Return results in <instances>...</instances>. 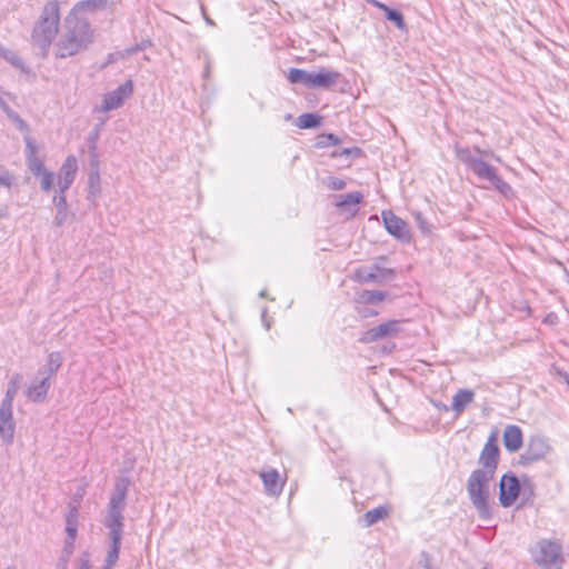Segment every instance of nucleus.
Masks as SVG:
<instances>
[{
  "label": "nucleus",
  "instance_id": "1",
  "mask_svg": "<svg viewBox=\"0 0 569 569\" xmlns=\"http://www.w3.org/2000/svg\"><path fill=\"white\" fill-rule=\"evenodd\" d=\"M93 42V31L89 22L76 16L68 17L54 44L57 58H69L89 48Z\"/></svg>",
  "mask_w": 569,
  "mask_h": 569
},
{
  "label": "nucleus",
  "instance_id": "2",
  "mask_svg": "<svg viewBox=\"0 0 569 569\" xmlns=\"http://www.w3.org/2000/svg\"><path fill=\"white\" fill-rule=\"evenodd\" d=\"M455 151L457 158L462 163H465L467 168L477 176L478 179L487 181L492 188H495L505 197L512 194V188L498 176L496 168L473 154L469 148L457 146Z\"/></svg>",
  "mask_w": 569,
  "mask_h": 569
},
{
  "label": "nucleus",
  "instance_id": "3",
  "mask_svg": "<svg viewBox=\"0 0 569 569\" xmlns=\"http://www.w3.org/2000/svg\"><path fill=\"white\" fill-rule=\"evenodd\" d=\"M60 21V8L57 0H49L32 31L33 42L46 54L58 34Z\"/></svg>",
  "mask_w": 569,
  "mask_h": 569
},
{
  "label": "nucleus",
  "instance_id": "4",
  "mask_svg": "<svg viewBox=\"0 0 569 569\" xmlns=\"http://www.w3.org/2000/svg\"><path fill=\"white\" fill-rule=\"evenodd\" d=\"M493 478V475L475 469L467 480L469 499L481 519H488L491 516L489 487Z\"/></svg>",
  "mask_w": 569,
  "mask_h": 569
},
{
  "label": "nucleus",
  "instance_id": "5",
  "mask_svg": "<svg viewBox=\"0 0 569 569\" xmlns=\"http://www.w3.org/2000/svg\"><path fill=\"white\" fill-rule=\"evenodd\" d=\"M533 561L542 569H561V546L555 541L540 540L532 551Z\"/></svg>",
  "mask_w": 569,
  "mask_h": 569
},
{
  "label": "nucleus",
  "instance_id": "6",
  "mask_svg": "<svg viewBox=\"0 0 569 569\" xmlns=\"http://www.w3.org/2000/svg\"><path fill=\"white\" fill-rule=\"evenodd\" d=\"M527 490L532 496L533 489L528 480L521 483L513 473H506L499 483V501L502 507L508 508L515 503L521 491L526 495Z\"/></svg>",
  "mask_w": 569,
  "mask_h": 569
},
{
  "label": "nucleus",
  "instance_id": "7",
  "mask_svg": "<svg viewBox=\"0 0 569 569\" xmlns=\"http://www.w3.org/2000/svg\"><path fill=\"white\" fill-rule=\"evenodd\" d=\"M499 458L500 450L498 447V435L497 432H491L480 452L478 459L480 467L477 470L495 476L498 468Z\"/></svg>",
  "mask_w": 569,
  "mask_h": 569
},
{
  "label": "nucleus",
  "instance_id": "8",
  "mask_svg": "<svg viewBox=\"0 0 569 569\" xmlns=\"http://www.w3.org/2000/svg\"><path fill=\"white\" fill-rule=\"evenodd\" d=\"M386 230L401 242L408 243L411 240V232L408 223L396 216L392 211H382Z\"/></svg>",
  "mask_w": 569,
  "mask_h": 569
},
{
  "label": "nucleus",
  "instance_id": "9",
  "mask_svg": "<svg viewBox=\"0 0 569 569\" xmlns=\"http://www.w3.org/2000/svg\"><path fill=\"white\" fill-rule=\"evenodd\" d=\"M133 92V82L131 80L126 81L113 91H110L103 96L102 104L99 108L101 112H108L120 108L124 100L128 99Z\"/></svg>",
  "mask_w": 569,
  "mask_h": 569
},
{
  "label": "nucleus",
  "instance_id": "10",
  "mask_svg": "<svg viewBox=\"0 0 569 569\" xmlns=\"http://www.w3.org/2000/svg\"><path fill=\"white\" fill-rule=\"evenodd\" d=\"M551 447L542 437H531L526 451L521 455V462L530 465L547 457Z\"/></svg>",
  "mask_w": 569,
  "mask_h": 569
},
{
  "label": "nucleus",
  "instance_id": "11",
  "mask_svg": "<svg viewBox=\"0 0 569 569\" xmlns=\"http://www.w3.org/2000/svg\"><path fill=\"white\" fill-rule=\"evenodd\" d=\"M78 172V160L74 156H68L59 169L58 173V192L66 193V191L73 183Z\"/></svg>",
  "mask_w": 569,
  "mask_h": 569
},
{
  "label": "nucleus",
  "instance_id": "12",
  "mask_svg": "<svg viewBox=\"0 0 569 569\" xmlns=\"http://www.w3.org/2000/svg\"><path fill=\"white\" fill-rule=\"evenodd\" d=\"M356 276L360 282L380 283L385 280L391 279L393 277V270L376 263L370 268L363 267L358 269Z\"/></svg>",
  "mask_w": 569,
  "mask_h": 569
},
{
  "label": "nucleus",
  "instance_id": "13",
  "mask_svg": "<svg viewBox=\"0 0 569 569\" xmlns=\"http://www.w3.org/2000/svg\"><path fill=\"white\" fill-rule=\"evenodd\" d=\"M399 330L400 322L398 320H389L366 331L361 341L369 343L387 337H393Z\"/></svg>",
  "mask_w": 569,
  "mask_h": 569
},
{
  "label": "nucleus",
  "instance_id": "14",
  "mask_svg": "<svg viewBox=\"0 0 569 569\" xmlns=\"http://www.w3.org/2000/svg\"><path fill=\"white\" fill-rule=\"evenodd\" d=\"M340 78L339 71L321 67L318 71H313L311 89H330L338 83Z\"/></svg>",
  "mask_w": 569,
  "mask_h": 569
},
{
  "label": "nucleus",
  "instance_id": "15",
  "mask_svg": "<svg viewBox=\"0 0 569 569\" xmlns=\"http://www.w3.org/2000/svg\"><path fill=\"white\" fill-rule=\"evenodd\" d=\"M14 421L12 416V406H0V437L6 443H11L14 436Z\"/></svg>",
  "mask_w": 569,
  "mask_h": 569
},
{
  "label": "nucleus",
  "instance_id": "16",
  "mask_svg": "<svg viewBox=\"0 0 569 569\" xmlns=\"http://www.w3.org/2000/svg\"><path fill=\"white\" fill-rule=\"evenodd\" d=\"M123 510L122 507L108 506V513L104 519V526L109 530L108 536H122L123 535Z\"/></svg>",
  "mask_w": 569,
  "mask_h": 569
},
{
  "label": "nucleus",
  "instance_id": "17",
  "mask_svg": "<svg viewBox=\"0 0 569 569\" xmlns=\"http://www.w3.org/2000/svg\"><path fill=\"white\" fill-rule=\"evenodd\" d=\"M363 200V194L360 191H353L347 194L333 196V203L342 211H347L353 217L358 211V204Z\"/></svg>",
  "mask_w": 569,
  "mask_h": 569
},
{
  "label": "nucleus",
  "instance_id": "18",
  "mask_svg": "<svg viewBox=\"0 0 569 569\" xmlns=\"http://www.w3.org/2000/svg\"><path fill=\"white\" fill-rule=\"evenodd\" d=\"M264 491L267 495L278 497L282 492L284 480L280 478L279 472L276 469H270L260 472Z\"/></svg>",
  "mask_w": 569,
  "mask_h": 569
},
{
  "label": "nucleus",
  "instance_id": "19",
  "mask_svg": "<svg viewBox=\"0 0 569 569\" xmlns=\"http://www.w3.org/2000/svg\"><path fill=\"white\" fill-rule=\"evenodd\" d=\"M523 443V436L520 427L508 425L503 431V445L509 452L518 451Z\"/></svg>",
  "mask_w": 569,
  "mask_h": 569
},
{
  "label": "nucleus",
  "instance_id": "20",
  "mask_svg": "<svg viewBox=\"0 0 569 569\" xmlns=\"http://www.w3.org/2000/svg\"><path fill=\"white\" fill-rule=\"evenodd\" d=\"M49 389V377H42L39 381L33 382L28 387L26 395L31 401L41 402L46 399Z\"/></svg>",
  "mask_w": 569,
  "mask_h": 569
},
{
  "label": "nucleus",
  "instance_id": "21",
  "mask_svg": "<svg viewBox=\"0 0 569 569\" xmlns=\"http://www.w3.org/2000/svg\"><path fill=\"white\" fill-rule=\"evenodd\" d=\"M122 536H109L108 551L102 569H113L118 562Z\"/></svg>",
  "mask_w": 569,
  "mask_h": 569
},
{
  "label": "nucleus",
  "instance_id": "22",
  "mask_svg": "<svg viewBox=\"0 0 569 569\" xmlns=\"http://www.w3.org/2000/svg\"><path fill=\"white\" fill-rule=\"evenodd\" d=\"M129 487L128 478H119L114 483V489L112 491L109 505L116 507H126V498Z\"/></svg>",
  "mask_w": 569,
  "mask_h": 569
},
{
  "label": "nucleus",
  "instance_id": "23",
  "mask_svg": "<svg viewBox=\"0 0 569 569\" xmlns=\"http://www.w3.org/2000/svg\"><path fill=\"white\" fill-rule=\"evenodd\" d=\"M313 71L291 68L288 71L287 79L292 84H302L311 89Z\"/></svg>",
  "mask_w": 569,
  "mask_h": 569
},
{
  "label": "nucleus",
  "instance_id": "24",
  "mask_svg": "<svg viewBox=\"0 0 569 569\" xmlns=\"http://www.w3.org/2000/svg\"><path fill=\"white\" fill-rule=\"evenodd\" d=\"M52 201L57 208V213L54 216L53 222L57 227H61L64 224L68 218L67 197L64 193L58 192V194L53 197Z\"/></svg>",
  "mask_w": 569,
  "mask_h": 569
},
{
  "label": "nucleus",
  "instance_id": "25",
  "mask_svg": "<svg viewBox=\"0 0 569 569\" xmlns=\"http://www.w3.org/2000/svg\"><path fill=\"white\" fill-rule=\"evenodd\" d=\"M475 393L469 389H460L452 399V410L456 413H461L468 405L473 401Z\"/></svg>",
  "mask_w": 569,
  "mask_h": 569
},
{
  "label": "nucleus",
  "instance_id": "26",
  "mask_svg": "<svg viewBox=\"0 0 569 569\" xmlns=\"http://www.w3.org/2000/svg\"><path fill=\"white\" fill-rule=\"evenodd\" d=\"M21 381H22V376L20 373H14L10 378V380L8 382L6 396L1 403L8 405V406H13V400L20 389Z\"/></svg>",
  "mask_w": 569,
  "mask_h": 569
},
{
  "label": "nucleus",
  "instance_id": "27",
  "mask_svg": "<svg viewBox=\"0 0 569 569\" xmlns=\"http://www.w3.org/2000/svg\"><path fill=\"white\" fill-rule=\"evenodd\" d=\"M372 3L385 11V14H386V18L389 20V21H392L400 30H405L406 29V23H405V20H403V16L401 14V12L397 11V10H393V9H390L387 4L382 3V2H379L377 0H372Z\"/></svg>",
  "mask_w": 569,
  "mask_h": 569
},
{
  "label": "nucleus",
  "instance_id": "28",
  "mask_svg": "<svg viewBox=\"0 0 569 569\" xmlns=\"http://www.w3.org/2000/svg\"><path fill=\"white\" fill-rule=\"evenodd\" d=\"M0 108L4 111L10 120H12L17 128L22 132H28L29 127L27 122L16 112L13 111L8 103L0 97Z\"/></svg>",
  "mask_w": 569,
  "mask_h": 569
},
{
  "label": "nucleus",
  "instance_id": "29",
  "mask_svg": "<svg viewBox=\"0 0 569 569\" xmlns=\"http://www.w3.org/2000/svg\"><path fill=\"white\" fill-rule=\"evenodd\" d=\"M389 513V509L385 506H379L375 509L367 511L363 515V520L367 527H370L378 522L379 520L385 519Z\"/></svg>",
  "mask_w": 569,
  "mask_h": 569
},
{
  "label": "nucleus",
  "instance_id": "30",
  "mask_svg": "<svg viewBox=\"0 0 569 569\" xmlns=\"http://www.w3.org/2000/svg\"><path fill=\"white\" fill-rule=\"evenodd\" d=\"M101 192L99 171L92 170L88 177V199L94 200Z\"/></svg>",
  "mask_w": 569,
  "mask_h": 569
},
{
  "label": "nucleus",
  "instance_id": "31",
  "mask_svg": "<svg viewBox=\"0 0 569 569\" xmlns=\"http://www.w3.org/2000/svg\"><path fill=\"white\" fill-rule=\"evenodd\" d=\"M321 123V117L316 113H302L298 117L297 126L301 129L316 128Z\"/></svg>",
  "mask_w": 569,
  "mask_h": 569
},
{
  "label": "nucleus",
  "instance_id": "32",
  "mask_svg": "<svg viewBox=\"0 0 569 569\" xmlns=\"http://www.w3.org/2000/svg\"><path fill=\"white\" fill-rule=\"evenodd\" d=\"M62 363V358L59 352H51L48 357L47 376L49 379L56 375Z\"/></svg>",
  "mask_w": 569,
  "mask_h": 569
},
{
  "label": "nucleus",
  "instance_id": "33",
  "mask_svg": "<svg viewBox=\"0 0 569 569\" xmlns=\"http://www.w3.org/2000/svg\"><path fill=\"white\" fill-rule=\"evenodd\" d=\"M386 293L382 291L363 290L359 295V301L363 303H377L383 300Z\"/></svg>",
  "mask_w": 569,
  "mask_h": 569
},
{
  "label": "nucleus",
  "instance_id": "34",
  "mask_svg": "<svg viewBox=\"0 0 569 569\" xmlns=\"http://www.w3.org/2000/svg\"><path fill=\"white\" fill-rule=\"evenodd\" d=\"M27 163L29 170L37 177L47 171L42 160L39 159L37 156L27 157Z\"/></svg>",
  "mask_w": 569,
  "mask_h": 569
},
{
  "label": "nucleus",
  "instance_id": "35",
  "mask_svg": "<svg viewBox=\"0 0 569 569\" xmlns=\"http://www.w3.org/2000/svg\"><path fill=\"white\" fill-rule=\"evenodd\" d=\"M0 57L3 58L6 61L10 62L14 67H19L22 63L21 58L13 51L4 48L0 43Z\"/></svg>",
  "mask_w": 569,
  "mask_h": 569
},
{
  "label": "nucleus",
  "instance_id": "36",
  "mask_svg": "<svg viewBox=\"0 0 569 569\" xmlns=\"http://www.w3.org/2000/svg\"><path fill=\"white\" fill-rule=\"evenodd\" d=\"M326 186L330 190H343L347 187V182L338 177L330 176L325 181Z\"/></svg>",
  "mask_w": 569,
  "mask_h": 569
},
{
  "label": "nucleus",
  "instance_id": "37",
  "mask_svg": "<svg viewBox=\"0 0 569 569\" xmlns=\"http://www.w3.org/2000/svg\"><path fill=\"white\" fill-rule=\"evenodd\" d=\"M41 179H40V183H41V189L44 191V192H49L53 186V179H54V176L51 171H44L43 173H41L39 176Z\"/></svg>",
  "mask_w": 569,
  "mask_h": 569
},
{
  "label": "nucleus",
  "instance_id": "38",
  "mask_svg": "<svg viewBox=\"0 0 569 569\" xmlns=\"http://www.w3.org/2000/svg\"><path fill=\"white\" fill-rule=\"evenodd\" d=\"M13 180V174L8 169L0 167V187L10 188Z\"/></svg>",
  "mask_w": 569,
  "mask_h": 569
},
{
  "label": "nucleus",
  "instance_id": "39",
  "mask_svg": "<svg viewBox=\"0 0 569 569\" xmlns=\"http://www.w3.org/2000/svg\"><path fill=\"white\" fill-rule=\"evenodd\" d=\"M78 507H79L78 502L73 506H70V510H69L67 519H66L67 523H68V521H70L77 526V523H78Z\"/></svg>",
  "mask_w": 569,
  "mask_h": 569
},
{
  "label": "nucleus",
  "instance_id": "40",
  "mask_svg": "<svg viewBox=\"0 0 569 569\" xmlns=\"http://www.w3.org/2000/svg\"><path fill=\"white\" fill-rule=\"evenodd\" d=\"M26 156L27 157L37 156V148L30 138L26 139Z\"/></svg>",
  "mask_w": 569,
  "mask_h": 569
},
{
  "label": "nucleus",
  "instance_id": "41",
  "mask_svg": "<svg viewBox=\"0 0 569 569\" xmlns=\"http://www.w3.org/2000/svg\"><path fill=\"white\" fill-rule=\"evenodd\" d=\"M66 531H67L69 539L72 542L76 539L77 526L73 522L68 521V523L66 526Z\"/></svg>",
  "mask_w": 569,
  "mask_h": 569
},
{
  "label": "nucleus",
  "instance_id": "42",
  "mask_svg": "<svg viewBox=\"0 0 569 569\" xmlns=\"http://www.w3.org/2000/svg\"><path fill=\"white\" fill-rule=\"evenodd\" d=\"M322 139H326L327 141H319V144L321 146H328V144H337L338 138H336L332 133H329L327 136H323Z\"/></svg>",
  "mask_w": 569,
  "mask_h": 569
},
{
  "label": "nucleus",
  "instance_id": "43",
  "mask_svg": "<svg viewBox=\"0 0 569 569\" xmlns=\"http://www.w3.org/2000/svg\"><path fill=\"white\" fill-rule=\"evenodd\" d=\"M416 569H430L429 558L425 553L418 561Z\"/></svg>",
  "mask_w": 569,
  "mask_h": 569
},
{
  "label": "nucleus",
  "instance_id": "44",
  "mask_svg": "<svg viewBox=\"0 0 569 569\" xmlns=\"http://www.w3.org/2000/svg\"><path fill=\"white\" fill-rule=\"evenodd\" d=\"M416 221H417V223H418L419 228H420L423 232L429 231L428 226H427V222H426V220H425V218L422 217V214H421V213H417V214H416Z\"/></svg>",
  "mask_w": 569,
  "mask_h": 569
},
{
  "label": "nucleus",
  "instance_id": "45",
  "mask_svg": "<svg viewBox=\"0 0 569 569\" xmlns=\"http://www.w3.org/2000/svg\"><path fill=\"white\" fill-rule=\"evenodd\" d=\"M475 151L477 154L482 157H491L495 158L497 161H500L499 157H496L492 151L490 150H481L480 148H475Z\"/></svg>",
  "mask_w": 569,
  "mask_h": 569
},
{
  "label": "nucleus",
  "instance_id": "46",
  "mask_svg": "<svg viewBox=\"0 0 569 569\" xmlns=\"http://www.w3.org/2000/svg\"><path fill=\"white\" fill-rule=\"evenodd\" d=\"M138 51H139L138 47L133 46V47H130V48L126 49L122 52H118L117 56H119L120 58H124V57L131 56V54H133V53H136Z\"/></svg>",
  "mask_w": 569,
  "mask_h": 569
},
{
  "label": "nucleus",
  "instance_id": "47",
  "mask_svg": "<svg viewBox=\"0 0 569 569\" xmlns=\"http://www.w3.org/2000/svg\"><path fill=\"white\" fill-rule=\"evenodd\" d=\"M557 375L565 380V382L569 386V373L566 371H562L560 369L556 370Z\"/></svg>",
  "mask_w": 569,
  "mask_h": 569
},
{
  "label": "nucleus",
  "instance_id": "48",
  "mask_svg": "<svg viewBox=\"0 0 569 569\" xmlns=\"http://www.w3.org/2000/svg\"><path fill=\"white\" fill-rule=\"evenodd\" d=\"M79 569H91L90 560L88 558L81 559Z\"/></svg>",
  "mask_w": 569,
  "mask_h": 569
},
{
  "label": "nucleus",
  "instance_id": "49",
  "mask_svg": "<svg viewBox=\"0 0 569 569\" xmlns=\"http://www.w3.org/2000/svg\"><path fill=\"white\" fill-rule=\"evenodd\" d=\"M151 42L149 40L141 41L140 43L136 44L139 49V51L144 50L147 47H149Z\"/></svg>",
  "mask_w": 569,
  "mask_h": 569
},
{
  "label": "nucleus",
  "instance_id": "50",
  "mask_svg": "<svg viewBox=\"0 0 569 569\" xmlns=\"http://www.w3.org/2000/svg\"><path fill=\"white\" fill-rule=\"evenodd\" d=\"M98 137V132H96L92 138H91V142H92V148H94V140L97 139Z\"/></svg>",
  "mask_w": 569,
  "mask_h": 569
},
{
  "label": "nucleus",
  "instance_id": "51",
  "mask_svg": "<svg viewBox=\"0 0 569 569\" xmlns=\"http://www.w3.org/2000/svg\"><path fill=\"white\" fill-rule=\"evenodd\" d=\"M260 297H266V291H264V290H262V291L260 292Z\"/></svg>",
  "mask_w": 569,
  "mask_h": 569
},
{
  "label": "nucleus",
  "instance_id": "52",
  "mask_svg": "<svg viewBox=\"0 0 569 569\" xmlns=\"http://www.w3.org/2000/svg\"><path fill=\"white\" fill-rule=\"evenodd\" d=\"M116 54H110L109 60L112 61Z\"/></svg>",
  "mask_w": 569,
  "mask_h": 569
},
{
  "label": "nucleus",
  "instance_id": "53",
  "mask_svg": "<svg viewBox=\"0 0 569 569\" xmlns=\"http://www.w3.org/2000/svg\"><path fill=\"white\" fill-rule=\"evenodd\" d=\"M6 569H18V568H17V567H14V566H10V567H8V568H6Z\"/></svg>",
  "mask_w": 569,
  "mask_h": 569
}]
</instances>
